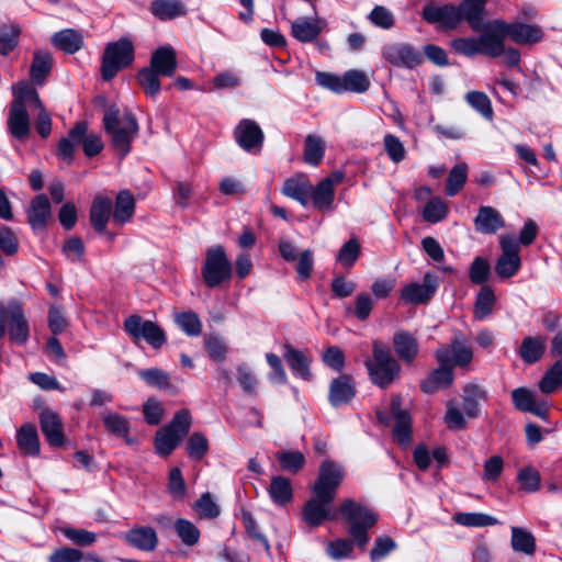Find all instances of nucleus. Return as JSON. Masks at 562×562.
I'll use <instances>...</instances> for the list:
<instances>
[{
	"instance_id": "nucleus-45",
	"label": "nucleus",
	"mask_w": 562,
	"mask_h": 562,
	"mask_svg": "<svg viewBox=\"0 0 562 562\" xmlns=\"http://www.w3.org/2000/svg\"><path fill=\"white\" fill-rule=\"evenodd\" d=\"M269 495L277 505H285L292 499V485L289 479L284 476H273L271 479Z\"/></svg>"
},
{
	"instance_id": "nucleus-40",
	"label": "nucleus",
	"mask_w": 562,
	"mask_h": 562,
	"mask_svg": "<svg viewBox=\"0 0 562 562\" xmlns=\"http://www.w3.org/2000/svg\"><path fill=\"white\" fill-rule=\"evenodd\" d=\"M496 296L494 291L488 285H482L475 296L473 316L477 321L487 318L494 308Z\"/></svg>"
},
{
	"instance_id": "nucleus-56",
	"label": "nucleus",
	"mask_w": 562,
	"mask_h": 562,
	"mask_svg": "<svg viewBox=\"0 0 562 562\" xmlns=\"http://www.w3.org/2000/svg\"><path fill=\"white\" fill-rule=\"evenodd\" d=\"M491 277V265L490 262L481 257L476 256L470 265L469 279L473 284H484Z\"/></svg>"
},
{
	"instance_id": "nucleus-21",
	"label": "nucleus",
	"mask_w": 562,
	"mask_h": 562,
	"mask_svg": "<svg viewBox=\"0 0 562 562\" xmlns=\"http://www.w3.org/2000/svg\"><path fill=\"white\" fill-rule=\"evenodd\" d=\"M331 502H324L315 496L308 499L302 509L304 521L310 527H317L327 519H335L336 513L330 509Z\"/></svg>"
},
{
	"instance_id": "nucleus-47",
	"label": "nucleus",
	"mask_w": 562,
	"mask_h": 562,
	"mask_svg": "<svg viewBox=\"0 0 562 562\" xmlns=\"http://www.w3.org/2000/svg\"><path fill=\"white\" fill-rule=\"evenodd\" d=\"M173 529L181 542L187 547H193L200 540L201 532L199 528L188 519L178 518L173 522Z\"/></svg>"
},
{
	"instance_id": "nucleus-53",
	"label": "nucleus",
	"mask_w": 562,
	"mask_h": 562,
	"mask_svg": "<svg viewBox=\"0 0 562 562\" xmlns=\"http://www.w3.org/2000/svg\"><path fill=\"white\" fill-rule=\"evenodd\" d=\"M138 376L149 386L160 390L171 389L170 376L161 369H143L138 371Z\"/></svg>"
},
{
	"instance_id": "nucleus-33",
	"label": "nucleus",
	"mask_w": 562,
	"mask_h": 562,
	"mask_svg": "<svg viewBox=\"0 0 562 562\" xmlns=\"http://www.w3.org/2000/svg\"><path fill=\"white\" fill-rule=\"evenodd\" d=\"M486 400V392L477 384H467L463 387L462 401L465 416L477 418L480 416V402Z\"/></svg>"
},
{
	"instance_id": "nucleus-37",
	"label": "nucleus",
	"mask_w": 562,
	"mask_h": 562,
	"mask_svg": "<svg viewBox=\"0 0 562 562\" xmlns=\"http://www.w3.org/2000/svg\"><path fill=\"white\" fill-rule=\"evenodd\" d=\"M310 199L315 209L330 212L334 210L335 190L329 181H319L315 187L312 184Z\"/></svg>"
},
{
	"instance_id": "nucleus-63",
	"label": "nucleus",
	"mask_w": 562,
	"mask_h": 562,
	"mask_svg": "<svg viewBox=\"0 0 562 562\" xmlns=\"http://www.w3.org/2000/svg\"><path fill=\"white\" fill-rule=\"evenodd\" d=\"M467 102L487 120L493 117V109L488 97L484 92L472 91L465 95Z\"/></svg>"
},
{
	"instance_id": "nucleus-48",
	"label": "nucleus",
	"mask_w": 562,
	"mask_h": 562,
	"mask_svg": "<svg viewBox=\"0 0 562 562\" xmlns=\"http://www.w3.org/2000/svg\"><path fill=\"white\" fill-rule=\"evenodd\" d=\"M342 87L345 92H366L370 87V80L368 76L358 69H351L342 75Z\"/></svg>"
},
{
	"instance_id": "nucleus-31",
	"label": "nucleus",
	"mask_w": 562,
	"mask_h": 562,
	"mask_svg": "<svg viewBox=\"0 0 562 562\" xmlns=\"http://www.w3.org/2000/svg\"><path fill=\"white\" fill-rule=\"evenodd\" d=\"M443 346L450 350V367H467L472 361V348L463 335H456L449 346Z\"/></svg>"
},
{
	"instance_id": "nucleus-61",
	"label": "nucleus",
	"mask_w": 562,
	"mask_h": 562,
	"mask_svg": "<svg viewBox=\"0 0 562 562\" xmlns=\"http://www.w3.org/2000/svg\"><path fill=\"white\" fill-rule=\"evenodd\" d=\"M236 379L243 391L251 396L257 395L258 380L246 363H241L236 369Z\"/></svg>"
},
{
	"instance_id": "nucleus-25",
	"label": "nucleus",
	"mask_w": 562,
	"mask_h": 562,
	"mask_svg": "<svg viewBox=\"0 0 562 562\" xmlns=\"http://www.w3.org/2000/svg\"><path fill=\"white\" fill-rule=\"evenodd\" d=\"M86 132H88V124L83 121L77 122L68 132V135L58 142L57 155L61 160L68 164L72 161L80 137H82Z\"/></svg>"
},
{
	"instance_id": "nucleus-52",
	"label": "nucleus",
	"mask_w": 562,
	"mask_h": 562,
	"mask_svg": "<svg viewBox=\"0 0 562 562\" xmlns=\"http://www.w3.org/2000/svg\"><path fill=\"white\" fill-rule=\"evenodd\" d=\"M517 482L521 491L535 493L540 488L541 475L533 467H524L517 473Z\"/></svg>"
},
{
	"instance_id": "nucleus-62",
	"label": "nucleus",
	"mask_w": 562,
	"mask_h": 562,
	"mask_svg": "<svg viewBox=\"0 0 562 562\" xmlns=\"http://www.w3.org/2000/svg\"><path fill=\"white\" fill-rule=\"evenodd\" d=\"M177 325L189 336H198L202 330V323L194 312H182L176 315Z\"/></svg>"
},
{
	"instance_id": "nucleus-12",
	"label": "nucleus",
	"mask_w": 562,
	"mask_h": 562,
	"mask_svg": "<svg viewBox=\"0 0 562 562\" xmlns=\"http://www.w3.org/2000/svg\"><path fill=\"white\" fill-rule=\"evenodd\" d=\"M502 254L496 260L495 272L501 279L514 277L520 269L521 259L519 245L514 235L507 234L499 237Z\"/></svg>"
},
{
	"instance_id": "nucleus-41",
	"label": "nucleus",
	"mask_w": 562,
	"mask_h": 562,
	"mask_svg": "<svg viewBox=\"0 0 562 562\" xmlns=\"http://www.w3.org/2000/svg\"><path fill=\"white\" fill-rule=\"evenodd\" d=\"M510 544L515 552L532 555L536 552L537 544L535 536L527 529L512 527Z\"/></svg>"
},
{
	"instance_id": "nucleus-1",
	"label": "nucleus",
	"mask_w": 562,
	"mask_h": 562,
	"mask_svg": "<svg viewBox=\"0 0 562 562\" xmlns=\"http://www.w3.org/2000/svg\"><path fill=\"white\" fill-rule=\"evenodd\" d=\"M103 125L111 135L112 146L123 158L131 151V144L138 133L135 115L125 111L122 115L116 105L109 106L103 115Z\"/></svg>"
},
{
	"instance_id": "nucleus-6",
	"label": "nucleus",
	"mask_w": 562,
	"mask_h": 562,
	"mask_svg": "<svg viewBox=\"0 0 562 562\" xmlns=\"http://www.w3.org/2000/svg\"><path fill=\"white\" fill-rule=\"evenodd\" d=\"M8 331L13 342L23 345L29 340L30 326L21 302L11 300L5 305L0 302V338Z\"/></svg>"
},
{
	"instance_id": "nucleus-38",
	"label": "nucleus",
	"mask_w": 562,
	"mask_h": 562,
	"mask_svg": "<svg viewBox=\"0 0 562 562\" xmlns=\"http://www.w3.org/2000/svg\"><path fill=\"white\" fill-rule=\"evenodd\" d=\"M16 443L23 453L37 456L41 445L35 426L32 424L22 425L16 432Z\"/></svg>"
},
{
	"instance_id": "nucleus-17",
	"label": "nucleus",
	"mask_w": 562,
	"mask_h": 562,
	"mask_svg": "<svg viewBox=\"0 0 562 562\" xmlns=\"http://www.w3.org/2000/svg\"><path fill=\"white\" fill-rule=\"evenodd\" d=\"M391 412L394 418L393 438L402 448H407L412 440V418L409 414L401 409V400L398 396L393 397Z\"/></svg>"
},
{
	"instance_id": "nucleus-16",
	"label": "nucleus",
	"mask_w": 562,
	"mask_h": 562,
	"mask_svg": "<svg viewBox=\"0 0 562 562\" xmlns=\"http://www.w3.org/2000/svg\"><path fill=\"white\" fill-rule=\"evenodd\" d=\"M439 285L438 277L434 272H426L423 282H413L401 291V299L411 304H424L436 293Z\"/></svg>"
},
{
	"instance_id": "nucleus-24",
	"label": "nucleus",
	"mask_w": 562,
	"mask_h": 562,
	"mask_svg": "<svg viewBox=\"0 0 562 562\" xmlns=\"http://www.w3.org/2000/svg\"><path fill=\"white\" fill-rule=\"evenodd\" d=\"M312 182L304 175H295L286 179L282 187V193L297 201L302 206L310 202Z\"/></svg>"
},
{
	"instance_id": "nucleus-49",
	"label": "nucleus",
	"mask_w": 562,
	"mask_h": 562,
	"mask_svg": "<svg viewBox=\"0 0 562 562\" xmlns=\"http://www.w3.org/2000/svg\"><path fill=\"white\" fill-rule=\"evenodd\" d=\"M180 441L179 436L164 427L155 436L156 452L161 457H167L177 448Z\"/></svg>"
},
{
	"instance_id": "nucleus-60",
	"label": "nucleus",
	"mask_w": 562,
	"mask_h": 562,
	"mask_svg": "<svg viewBox=\"0 0 562 562\" xmlns=\"http://www.w3.org/2000/svg\"><path fill=\"white\" fill-rule=\"evenodd\" d=\"M102 420L105 429L117 437H125L130 430L127 419L116 413H104Z\"/></svg>"
},
{
	"instance_id": "nucleus-13",
	"label": "nucleus",
	"mask_w": 562,
	"mask_h": 562,
	"mask_svg": "<svg viewBox=\"0 0 562 562\" xmlns=\"http://www.w3.org/2000/svg\"><path fill=\"white\" fill-rule=\"evenodd\" d=\"M436 358L440 367L422 383V390L425 393H434L441 387L449 386L453 381V373L450 367V350L448 347L440 346L436 351Z\"/></svg>"
},
{
	"instance_id": "nucleus-10",
	"label": "nucleus",
	"mask_w": 562,
	"mask_h": 562,
	"mask_svg": "<svg viewBox=\"0 0 562 562\" xmlns=\"http://www.w3.org/2000/svg\"><path fill=\"white\" fill-rule=\"evenodd\" d=\"M344 476L345 471L340 464L331 460L323 461L319 465L317 480L312 487L314 495L324 502H333Z\"/></svg>"
},
{
	"instance_id": "nucleus-36",
	"label": "nucleus",
	"mask_w": 562,
	"mask_h": 562,
	"mask_svg": "<svg viewBox=\"0 0 562 562\" xmlns=\"http://www.w3.org/2000/svg\"><path fill=\"white\" fill-rule=\"evenodd\" d=\"M546 351V338L541 336H528L522 339L519 356L524 362L532 364L538 362Z\"/></svg>"
},
{
	"instance_id": "nucleus-55",
	"label": "nucleus",
	"mask_w": 562,
	"mask_h": 562,
	"mask_svg": "<svg viewBox=\"0 0 562 562\" xmlns=\"http://www.w3.org/2000/svg\"><path fill=\"white\" fill-rule=\"evenodd\" d=\"M447 215V203L438 196L430 198L423 210V217L429 223H438L445 220Z\"/></svg>"
},
{
	"instance_id": "nucleus-57",
	"label": "nucleus",
	"mask_w": 562,
	"mask_h": 562,
	"mask_svg": "<svg viewBox=\"0 0 562 562\" xmlns=\"http://www.w3.org/2000/svg\"><path fill=\"white\" fill-rule=\"evenodd\" d=\"M20 27L16 24H3L0 29V53L8 55L19 42Z\"/></svg>"
},
{
	"instance_id": "nucleus-28",
	"label": "nucleus",
	"mask_w": 562,
	"mask_h": 562,
	"mask_svg": "<svg viewBox=\"0 0 562 562\" xmlns=\"http://www.w3.org/2000/svg\"><path fill=\"white\" fill-rule=\"evenodd\" d=\"M283 357L295 376L305 381L311 380L310 360L304 352L286 344L283 346Z\"/></svg>"
},
{
	"instance_id": "nucleus-3",
	"label": "nucleus",
	"mask_w": 562,
	"mask_h": 562,
	"mask_svg": "<svg viewBox=\"0 0 562 562\" xmlns=\"http://www.w3.org/2000/svg\"><path fill=\"white\" fill-rule=\"evenodd\" d=\"M479 37H458L451 41V47L458 54L473 57L482 54L490 58L501 56V46L496 37L493 21L483 22Z\"/></svg>"
},
{
	"instance_id": "nucleus-5",
	"label": "nucleus",
	"mask_w": 562,
	"mask_h": 562,
	"mask_svg": "<svg viewBox=\"0 0 562 562\" xmlns=\"http://www.w3.org/2000/svg\"><path fill=\"white\" fill-rule=\"evenodd\" d=\"M201 274L209 288H217L232 279L233 267L223 246L216 245L205 250Z\"/></svg>"
},
{
	"instance_id": "nucleus-58",
	"label": "nucleus",
	"mask_w": 562,
	"mask_h": 562,
	"mask_svg": "<svg viewBox=\"0 0 562 562\" xmlns=\"http://www.w3.org/2000/svg\"><path fill=\"white\" fill-rule=\"evenodd\" d=\"M360 256V244L359 240L355 237L350 238L347 243H345L338 251L336 257L337 262H339L345 268H351L355 262L358 260Z\"/></svg>"
},
{
	"instance_id": "nucleus-42",
	"label": "nucleus",
	"mask_w": 562,
	"mask_h": 562,
	"mask_svg": "<svg viewBox=\"0 0 562 562\" xmlns=\"http://www.w3.org/2000/svg\"><path fill=\"white\" fill-rule=\"evenodd\" d=\"M11 103H19L24 109H40L43 105L37 91L26 82H19L13 86V100Z\"/></svg>"
},
{
	"instance_id": "nucleus-11",
	"label": "nucleus",
	"mask_w": 562,
	"mask_h": 562,
	"mask_svg": "<svg viewBox=\"0 0 562 562\" xmlns=\"http://www.w3.org/2000/svg\"><path fill=\"white\" fill-rule=\"evenodd\" d=\"M124 329L135 340L144 339L155 349L160 348L167 340L164 330L156 323L144 321L137 314L124 321Z\"/></svg>"
},
{
	"instance_id": "nucleus-4",
	"label": "nucleus",
	"mask_w": 562,
	"mask_h": 562,
	"mask_svg": "<svg viewBox=\"0 0 562 562\" xmlns=\"http://www.w3.org/2000/svg\"><path fill=\"white\" fill-rule=\"evenodd\" d=\"M342 518L349 522V535L356 544L363 548L369 542L368 529L378 521L376 515L367 506L346 499L340 507Z\"/></svg>"
},
{
	"instance_id": "nucleus-54",
	"label": "nucleus",
	"mask_w": 562,
	"mask_h": 562,
	"mask_svg": "<svg viewBox=\"0 0 562 562\" xmlns=\"http://www.w3.org/2000/svg\"><path fill=\"white\" fill-rule=\"evenodd\" d=\"M468 179V165L464 162L456 165L449 172L446 193L449 196L456 195L464 186Z\"/></svg>"
},
{
	"instance_id": "nucleus-64",
	"label": "nucleus",
	"mask_w": 562,
	"mask_h": 562,
	"mask_svg": "<svg viewBox=\"0 0 562 562\" xmlns=\"http://www.w3.org/2000/svg\"><path fill=\"white\" fill-rule=\"evenodd\" d=\"M187 451L190 458L201 460L209 451V441L201 432H193L187 441Z\"/></svg>"
},
{
	"instance_id": "nucleus-14",
	"label": "nucleus",
	"mask_w": 562,
	"mask_h": 562,
	"mask_svg": "<svg viewBox=\"0 0 562 562\" xmlns=\"http://www.w3.org/2000/svg\"><path fill=\"white\" fill-rule=\"evenodd\" d=\"M383 58L396 67L415 68L424 60L423 54L407 43L387 44L382 49Z\"/></svg>"
},
{
	"instance_id": "nucleus-50",
	"label": "nucleus",
	"mask_w": 562,
	"mask_h": 562,
	"mask_svg": "<svg viewBox=\"0 0 562 562\" xmlns=\"http://www.w3.org/2000/svg\"><path fill=\"white\" fill-rule=\"evenodd\" d=\"M453 520L465 527H487L498 524L495 517L483 513H458Z\"/></svg>"
},
{
	"instance_id": "nucleus-23",
	"label": "nucleus",
	"mask_w": 562,
	"mask_h": 562,
	"mask_svg": "<svg viewBox=\"0 0 562 562\" xmlns=\"http://www.w3.org/2000/svg\"><path fill=\"white\" fill-rule=\"evenodd\" d=\"M149 67L160 76H173L177 70V56L173 47L170 45L158 47L151 55Z\"/></svg>"
},
{
	"instance_id": "nucleus-9",
	"label": "nucleus",
	"mask_w": 562,
	"mask_h": 562,
	"mask_svg": "<svg viewBox=\"0 0 562 562\" xmlns=\"http://www.w3.org/2000/svg\"><path fill=\"white\" fill-rule=\"evenodd\" d=\"M467 9L463 1L456 4H426L422 11V18L429 24H436L442 31L454 30L462 21L469 24Z\"/></svg>"
},
{
	"instance_id": "nucleus-30",
	"label": "nucleus",
	"mask_w": 562,
	"mask_h": 562,
	"mask_svg": "<svg viewBox=\"0 0 562 562\" xmlns=\"http://www.w3.org/2000/svg\"><path fill=\"white\" fill-rule=\"evenodd\" d=\"M321 32V21L316 18H299L291 24L292 36L302 43L313 42Z\"/></svg>"
},
{
	"instance_id": "nucleus-2",
	"label": "nucleus",
	"mask_w": 562,
	"mask_h": 562,
	"mask_svg": "<svg viewBox=\"0 0 562 562\" xmlns=\"http://www.w3.org/2000/svg\"><path fill=\"white\" fill-rule=\"evenodd\" d=\"M373 358L366 361V367L371 381L385 389L398 376L401 366L391 355L389 347L375 340L372 346Z\"/></svg>"
},
{
	"instance_id": "nucleus-15",
	"label": "nucleus",
	"mask_w": 562,
	"mask_h": 562,
	"mask_svg": "<svg viewBox=\"0 0 562 562\" xmlns=\"http://www.w3.org/2000/svg\"><path fill=\"white\" fill-rule=\"evenodd\" d=\"M236 143L247 153H259L263 145V132L257 122L250 119L241 120L234 131Z\"/></svg>"
},
{
	"instance_id": "nucleus-43",
	"label": "nucleus",
	"mask_w": 562,
	"mask_h": 562,
	"mask_svg": "<svg viewBox=\"0 0 562 562\" xmlns=\"http://www.w3.org/2000/svg\"><path fill=\"white\" fill-rule=\"evenodd\" d=\"M562 387V358L549 367L539 382L544 394H552Z\"/></svg>"
},
{
	"instance_id": "nucleus-46",
	"label": "nucleus",
	"mask_w": 562,
	"mask_h": 562,
	"mask_svg": "<svg viewBox=\"0 0 562 562\" xmlns=\"http://www.w3.org/2000/svg\"><path fill=\"white\" fill-rule=\"evenodd\" d=\"M325 154V142L315 134H308L305 138L304 159L311 166H317Z\"/></svg>"
},
{
	"instance_id": "nucleus-7",
	"label": "nucleus",
	"mask_w": 562,
	"mask_h": 562,
	"mask_svg": "<svg viewBox=\"0 0 562 562\" xmlns=\"http://www.w3.org/2000/svg\"><path fill=\"white\" fill-rule=\"evenodd\" d=\"M134 60V46L128 38H120L109 43L104 49L101 65L102 78L106 81Z\"/></svg>"
},
{
	"instance_id": "nucleus-8",
	"label": "nucleus",
	"mask_w": 562,
	"mask_h": 562,
	"mask_svg": "<svg viewBox=\"0 0 562 562\" xmlns=\"http://www.w3.org/2000/svg\"><path fill=\"white\" fill-rule=\"evenodd\" d=\"M493 24L499 42L501 53L504 50L506 37H509L519 45H532L540 42L544 35L543 30L536 24L524 22L506 23L502 20H493Z\"/></svg>"
},
{
	"instance_id": "nucleus-26",
	"label": "nucleus",
	"mask_w": 562,
	"mask_h": 562,
	"mask_svg": "<svg viewBox=\"0 0 562 562\" xmlns=\"http://www.w3.org/2000/svg\"><path fill=\"white\" fill-rule=\"evenodd\" d=\"M27 222L33 231H42L45 228L50 217V203L45 194L36 195L27 209Z\"/></svg>"
},
{
	"instance_id": "nucleus-29",
	"label": "nucleus",
	"mask_w": 562,
	"mask_h": 562,
	"mask_svg": "<svg viewBox=\"0 0 562 562\" xmlns=\"http://www.w3.org/2000/svg\"><path fill=\"white\" fill-rule=\"evenodd\" d=\"M150 13L160 21H170L187 14V7L180 0H153Z\"/></svg>"
},
{
	"instance_id": "nucleus-35",
	"label": "nucleus",
	"mask_w": 562,
	"mask_h": 562,
	"mask_svg": "<svg viewBox=\"0 0 562 562\" xmlns=\"http://www.w3.org/2000/svg\"><path fill=\"white\" fill-rule=\"evenodd\" d=\"M53 57L47 50H36L30 68V78L35 85H43L52 70Z\"/></svg>"
},
{
	"instance_id": "nucleus-19",
	"label": "nucleus",
	"mask_w": 562,
	"mask_h": 562,
	"mask_svg": "<svg viewBox=\"0 0 562 562\" xmlns=\"http://www.w3.org/2000/svg\"><path fill=\"white\" fill-rule=\"evenodd\" d=\"M38 419L41 430L48 445L52 447L63 446L65 437L60 416L49 408H43L38 415Z\"/></svg>"
},
{
	"instance_id": "nucleus-39",
	"label": "nucleus",
	"mask_w": 562,
	"mask_h": 562,
	"mask_svg": "<svg viewBox=\"0 0 562 562\" xmlns=\"http://www.w3.org/2000/svg\"><path fill=\"white\" fill-rule=\"evenodd\" d=\"M52 43L58 49L67 54H74L81 48L83 38L78 31L72 29H65L56 32L52 36Z\"/></svg>"
},
{
	"instance_id": "nucleus-27",
	"label": "nucleus",
	"mask_w": 562,
	"mask_h": 562,
	"mask_svg": "<svg viewBox=\"0 0 562 562\" xmlns=\"http://www.w3.org/2000/svg\"><path fill=\"white\" fill-rule=\"evenodd\" d=\"M475 229L482 234H494L504 227L505 222L502 214L492 206H481L474 218Z\"/></svg>"
},
{
	"instance_id": "nucleus-59",
	"label": "nucleus",
	"mask_w": 562,
	"mask_h": 562,
	"mask_svg": "<svg viewBox=\"0 0 562 562\" xmlns=\"http://www.w3.org/2000/svg\"><path fill=\"white\" fill-rule=\"evenodd\" d=\"M487 0H463L467 9L469 25L473 31H480L483 26V12Z\"/></svg>"
},
{
	"instance_id": "nucleus-44",
	"label": "nucleus",
	"mask_w": 562,
	"mask_h": 562,
	"mask_svg": "<svg viewBox=\"0 0 562 562\" xmlns=\"http://www.w3.org/2000/svg\"><path fill=\"white\" fill-rule=\"evenodd\" d=\"M135 210V201L133 195L123 190L119 192L115 200L113 220L119 224H124L131 220Z\"/></svg>"
},
{
	"instance_id": "nucleus-18",
	"label": "nucleus",
	"mask_w": 562,
	"mask_h": 562,
	"mask_svg": "<svg viewBox=\"0 0 562 562\" xmlns=\"http://www.w3.org/2000/svg\"><path fill=\"white\" fill-rule=\"evenodd\" d=\"M121 538L127 546L144 552H153L159 541L156 530L149 526H134Z\"/></svg>"
},
{
	"instance_id": "nucleus-20",
	"label": "nucleus",
	"mask_w": 562,
	"mask_h": 562,
	"mask_svg": "<svg viewBox=\"0 0 562 562\" xmlns=\"http://www.w3.org/2000/svg\"><path fill=\"white\" fill-rule=\"evenodd\" d=\"M7 127L12 137L24 140L31 133V120L26 109L19 103H11Z\"/></svg>"
},
{
	"instance_id": "nucleus-51",
	"label": "nucleus",
	"mask_w": 562,
	"mask_h": 562,
	"mask_svg": "<svg viewBox=\"0 0 562 562\" xmlns=\"http://www.w3.org/2000/svg\"><path fill=\"white\" fill-rule=\"evenodd\" d=\"M159 74L150 67H145L139 70L137 81L143 88L145 94L155 99L160 91Z\"/></svg>"
},
{
	"instance_id": "nucleus-34",
	"label": "nucleus",
	"mask_w": 562,
	"mask_h": 562,
	"mask_svg": "<svg viewBox=\"0 0 562 562\" xmlns=\"http://www.w3.org/2000/svg\"><path fill=\"white\" fill-rule=\"evenodd\" d=\"M111 210L112 201L110 198L99 195L93 200L90 210V221L95 231L100 233L105 231Z\"/></svg>"
},
{
	"instance_id": "nucleus-22",
	"label": "nucleus",
	"mask_w": 562,
	"mask_h": 562,
	"mask_svg": "<svg viewBox=\"0 0 562 562\" xmlns=\"http://www.w3.org/2000/svg\"><path fill=\"white\" fill-rule=\"evenodd\" d=\"M396 356L405 363H412L419 353L417 339L407 330H398L392 339Z\"/></svg>"
},
{
	"instance_id": "nucleus-32",
	"label": "nucleus",
	"mask_w": 562,
	"mask_h": 562,
	"mask_svg": "<svg viewBox=\"0 0 562 562\" xmlns=\"http://www.w3.org/2000/svg\"><path fill=\"white\" fill-rule=\"evenodd\" d=\"M355 396V386L348 375H340L335 379L329 389V402L333 406H340L352 400Z\"/></svg>"
}]
</instances>
